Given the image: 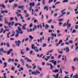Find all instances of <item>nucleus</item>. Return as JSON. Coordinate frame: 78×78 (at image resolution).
<instances>
[{"label":"nucleus","mask_w":78,"mask_h":78,"mask_svg":"<svg viewBox=\"0 0 78 78\" xmlns=\"http://www.w3.org/2000/svg\"><path fill=\"white\" fill-rule=\"evenodd\" d=\"M18 30H16V32L17 33L15 34L16 37H18L19 36V34H23V31L22 30V29L20 28V27H18Z\"/></svg>","instance_id":"nucleus-1"},{"label":"nucleus","mask_w":78,"mask_h":78,"mask_svg":"<svg viewBox=\"0 0 78 78\" xmlns=\"http://www.w3.org/2000/svg\"><path fill=\"white\" fill-rule=\"evenodd\" d=\"M7 20H8V18H5L4 23H6V24H7L9 25H11V22L8 23Z\"/></svg>","instance_id":"nucleus-2"},{"label":"nucleus","mask_w":78,"mask_h":78,"mask_svg":"<svg viewBox=\"0 0 78 78\" xmlns=\"http://www.w3.org/2000/svg\"><path fill=\"white\" fill-rule=\"evenodd\" d=\"M69 23V20H68L67 22V29H69L71 27V24Z\"/></svg>","instance_id":"nucleus-3"},{"label":"nucleus","mask_w":78,"mask_h":78,"mask_svg":"<svg viewBox=\"0 0 78 78\" xmlns=\"http://www.w3.org/2000/svg\"><path fill=\"white\" fill-rule=\"evenodd\" d=\"M40 73V72L37 71V70H36L35 71L32 72V75H37V74H39Z\"/></svg>","instance_id":"nucleus-4"},{"label":"nucleus","mask_w":78,"mask_h":78,"mask_svg":"<svg viewBox=\"0 0 78 78\" xmlns=\"http://www.w3.org/2000/svg\"><path fill=\"white\" fill-rule=\"evenodd\" d=\"M20 43H21V41L20 40L18 41H15V44L17 47H19L20 45L19 44H20Z\"/></svg>","instance_id":"nucleus-5"},{"label":"nucleus","mask_w":78,"mask_h":78,"mask_svg":"<svg viewBox=\"0 0 78 78\" xmlns=\"http://www.w3.org/2000/svg\"><path fill=\"white\" fill-rule=\"evenodd\" d=\"M9 31V30L6 29L5 30H4L3 29L1 28V31H0V33H2V32H3V33H5V32H6V31Z\"/></svg>","instance_id":"nucleus-6"},{"label":"nucleus","mask_w":78,"mask_h":78,"mask_svg":"<svg viewBox=\"0 0 78 78\" xmlns=\"http://www.w3.org/2000/svg\"><path fill=\"white\" fill-rule=\"evenodd\" d=\"M50 62H51L52 64H53L54 66L56 65V61H55V60H51L50 61Z\"/></svg>","instance_id":"nucleus-7"},{"label":"nucleus","mask_w":78,"mask_h":78,"mask_svg":"<svg viewBox=\"0 0 78 78\" xmlns=\"http://www.w3.org/2000/svg\"><path fill=\"white\" fill-rule=\"evenodd\" d=\"M65 51H66V53H69V51H70V49L68 47H67L66 48H64L63 49Z\"/></svg>","instance_id":"nucleus-8"},{"label":"nucleus","mask_w":78,"mask_h":78,"mask_svg":"<svg viewBox=\"0 0 78 78\" xmlns=\"http://www.w3.org/2000/svg\"><path fill=\"white\" fill-rule=\"evenodd\" d=\"M27 23H25L23 25V26L22 27V29H23V30H26V29H27V28H26V27H25L27 26Z\"/></svg>","instance_id":"nucleus-9"},{"label":"nucleus","mask_w":78,"mask_h":78,"mask_svg":"<svg viewBox=\"0 0 78 78\" xmlns=\"http://www.w3.org/2000/svg\"><path fill=\"white\" fill-rule=\"evenodd\" d=\"M34 51L36 52H37V53L39 52V49H37V47H34Z\"/></svg>","instance_id":"nucleus-10"},{"label":"nucleus","mask_w":78,"mask_h":78,"mask_svg":"<svg viewBox=\"0 0 78 78\" xmlns=\"http://www.w3.org/2000/svg\"><path fill=\"white\" fill-rule=\"evenodd\" d=\"M66 9H64L62 10L61 12L62 14H66V12H64V11H66Z\"/></svg>","instance_id":"nucleus-11"},{"label":"nucleus","mask_w":78,"mask_h":78,"mask_svg":"<svg viewBox=\"0 0 78 78\" xmlns=\"http://www.w3.org/2000/svg\"><path fill=\"white\" fill-rule=\"evenodd\" d=\"M20 51H21V54L22 55H24V50L23 49H22Z\"/></svg>","instance_id":"nucleus-12"},{"label":"nucleus","mask_w":78,"mask_h":78,"mask_svg":"<svg viewBox=\"0 0 78 78\" xmlns=\"http://www.w3.org/2000/svg\"><path fill=\"white\" fill-rule=\"evenodd\" d=\"M52 72H55V73H57V72H59V70L58 69H55L54 70H52Z\"/></svg>","instance_id":"nucleus-13"},{"label":"nucleus","mask_w":78,"mask_h":78,"mask_svg":"<svg viewBox=\"0 0 78 78\" xmlns=\"http://www.w3.org/2000/svg\"><path fill=\"white\" fill-rule=\"evenodd\" d=\"M73 78H78V74H76L75 75L73 76Z\"/></svg>","instance_id":"nucleus-14"},{"label":"nucleus","mask_w":78,"mask_h":78,"mask_svg":"<svg viewBox=\"0 0 78 78\" xmlns=\"http://www.w3.org/2000/svg\"><path fill=\"white\" fill-rule=\"evenodd\" d=\"M53 76H54V77H55V76H56V77H55V78H58V76H59V74L58 73L57 75L56 76L55 75H52Z\"/></svg>","instance_id":"nucleus-15"},{"label":"nucleus","mask_w":78,"mask_h":78,"mask_svg":"<svg viewBox=\"0 0 78 78\" xmlns=\"http://www.w3.org/2000/svg\"><path fill=\"white\" fill-rule=\"evenodd\" d=\"M32 66H33V69H35L36 68V64H32Z\"/></svg>","instance_id":"nucleus-16"},{"label":"nucleus","mask_w":78,"mask_h":78,"mask_svg":"<svg viewBox=\"0 0 78 78\" xmlns=\"http://www.w3.org/2000/svg\"><path fill=\"white\" fill-rule=\"evenodd\" d=\"M62 61H64V62H66L67 61V59H66V56H65V58H62Z\"/></svg>","instance_id":"nucleus-17"},{"label":"nucleus","mask_w":78,"mask_h":78,"mask_svg":"<svg viewBox=\"0 0 78 78\" xmlns=\"http://www.w3.org/2000/svg\"><path fill=\"white\" fill-rule=\"evenodd\" d=\"M30 6H34V2H30L29 4Z\"/></svg>","instance_id":"nucleus-18"},{"label":"nucleus","mask_w":78,"mask_h":78,"mask_svg":"<svg viewBox=\"0 0 78 78\" xmlns=\"http://www.w3.org/2000/svg\"><path fill=\"white\" fill-rule=\"evenodd\" d=\"M20 61L21 62V63H22V64H23V65H24V60H23V59H21L20 60Z\"/></svg>","instance_id":"nucleus-19"},{"label":"nucleus","mask_w":78,"mask_h":78,"mask_svg":"<svg viewBox=\"0 0 78 78\" xmlns=\"http://www.w3.org/2000/svg\"><path fill=\"white\" fill-rule=\"evenodd\" d=\"M4 66H3L4 68H5V67H7V63L6 62H4Z\"/></svg>","instance_id":"nucleus-20"},{"label":"nucleus","mask_w":78,"mask_h":78,"mask_svg":"<svg viewBox=\"0 0 78 78\" xmlns=\"http://www.w3.org/2000/svg\"><path fill=\"white\" fill-rule=\"evenodd\" d=\"M23 7H24V6H23V5H22L21 6V5H20L18 6V8H19V9H20V8H21V9H22V8H23Z\"/></svg>","instance_id":"nucleus-21"},{"label":"nucleus","mask_w":78,"mask_h":78,"mask_svg":"<svg viewBox=\"0 0 78 78\" xmlns=\"http://www.w3.org/2000/svg\"><path fill=\"white\" fill-rule=\"evenodd\" d=\"M11 34V32H9V33H8L7 34V38H9V34Z\"/></svg>","instance_id":"nucleus-22"},{"label":"nucleus","mask_w":78,"mask_h":78,"mask_svg":"<svg viewBox=\"0 0 78 78\" xmlns=\"http://www.w3.org/2000/svg\"><path fill=\"white\" fill-rule=\"evenodd\" d=\"M23 68L22 67H20V69H19V72H20V71H23Z\"/></svg>","instance_id":"nucleus-23"},{"label":"nucleus","mask_w":78,"mask_h":78,"mask_svg":"<svg viewBox=\"0 0 78 78\" xmlns=\"http://www.w3.org/2000/svg\"><path fill=\"white\" fill-rule=\"evenodd\" d=\"M49 64L50 65V69H52L53 68V66H52V65L51 63Z\"/></svg>","instance_id":"nucleus-24"},{"label":"nucleus","mask_w":78,"mask_h":78,"mask_svg":"<svg viewBox=\"0 0 78 78\" xmlns=\"http://www.w3.org/2000/svg\"><path fill=\"white\" fill-rule=\"evenodd\" d=\"M59 73H60L61 74L62 73V69H60V72H59Z\"/></svg>","instance_id":"nucleus-25"},{"label":"nucleus","mask_w":78,"mask_h":78,"mask_svg":"<svg viewBox=\"0 0 78 78\" xmlns=\"http://www.w3.org/2000/svg\"><path fill=\"white\" fill-rule=\"evenodd\" d=\"M69 4L70 5H75V4L76 3L75 2H70L69 3Z\"/></svg>","instance_id":"nucleus-26"},{"label":"nucleus","mask_w":78,"mask_h":78,"mask_svg":"<svg viewBox=\"0 0 78 78\" xmlns=\"http://www.w3.org/2000/svg\"><path fill=\"white\" fill-rule=\"evenodd\" d=\"M9 2L10 3H12V2H14V0H9Z\"/></svg>","instance_id":"nucleus-27"},{"label":"nucleus","mask_w":78,"mask_h":78,"mask_svg":"<svg viewBox=\"0 0 78 78\" xmlns=\"http://www.w3.org/2000/svg\"><path fill=\"white\" fill-rule=\"evenodd\" d=\"M68 2H69L68 0H64L62 1V2H63V3H66Z\"/></svg>","instance_id":"nucleus-28"},{"label":"nucleus","mask_w":78,"mask_h":78,"mask_svg":"<svg viewBox=\"0 0 78 78\" xmlns=\"http://www.w3.org/2000/svg\"><path fill=\"white\" fill-rule=\"evenodd\" d=\"M68 9L69 10H71L72 11V7H69L68 8Z\"/></svg>","instance_id":"nucleus-29"},{"label":"nucleus","mask_w":78,"mask_h":78,"mask_svg":"<svg viewBox=\"0 0 78 78\" xmlns=\"http://www.w3.org/2000/svg\"><path fill=\"white\" fill-rule=\"evenodd\" d=\"M46 45H47V44H46L45 43H43V44L42 47H46Z\"/></svg>","instance_id":"nucleus-30"},{"label":"nucleus","mask_w":78,"mask_h":78,"mask_svg":"<svg viewBox=\"0 0 78 78\" xmlns=\"http://www.w3.org/2000/svg\"><path fill=\"white\" fill-rule=\"evenodd\" d=\"M3 48H2L1 49H0V53H1L2 51L3 52Z\"/></svg>","instance_id":"nucleus-31"},{"label":"nucleus","mask_w":78,"mask_h":78,"mask_svg":"<svg viewBox=\"0 0 78 78\" xmlns=\"http://www.w3.org/2000/svg\"><path fill=\"white\" fill-rule=\"evenodd\" d=\"M62 40H60L58 42L59 44H61V43H62Z\"/></svg>","instance_id":"nucleus-32"},{"label":"nucleus","mask_w":78,"mask_h":78,"mask_svg":"<svg viewBox=\"0 0 78 78\" xmlns=\"http://www.w3.org/2000/svg\"><path fill=\"white\" fill-rule=\"evenodd\" d=\"M34 45L33 44H32L31 45L32 49H33V48H34Z\"/></svg>","instance_id":"nucleus-33"},{"label":"nucleus","mask_w":78,"mask_h":78,"mask_svg":"<svg viewBox=\"0 0 78 78\" xmlns=\"http://www.w3.org/2000/svg\"><path fill=\"white\" fill-rule=\"evenodd\" d=\"M6 73H4L3 74V76H4V78H6Z\"/></svg>","instance_id":"nucleus-34"},{"label":"nucleus","mask_w":78,"mask_h":78,"mask_svg":"<svg viewBox=\"0 0 78 78\" xmlns=\"http://www.w3.org/2000/svg\"><path fill=\"white\" fill-rule=\"evenodd\" d=\"M0 7H2L3 8H5V6L4 5H0Z\"/></svg>","instance_id":"nucleus-35"},{"label":"nucleus","mask_w":78,"mask_h":78,"mask_svg":"<svg viewBox=\"0 0 78 78\" xmlns=\"http://www.w3.org/2000/svg\"><path fill=\"white\" fill-rule=\"evenodd\" d=\"M60 3H61V2H59V1L55 3V5H58V4H60Z\"/></svg>","instance_id":"nucleus-36"},{"label":"nucleus","mask_w":78,"mask_h":78,"mask_svg":"<svg viewBox=\"0 0 78 78\" xmlns=\"http://www.w3.org/2000/svg\"><path fill=\"white\" fill-rule=\"evenodd\" d=\"M62 56V55L60 54L58 56V59H59L60 58H61V57Z\"/></svg>","instance_id":"nucleus-37"},{"label":"nucleus","mask_w":78,"mask_h":78,"mask_svg":"<svg viewBox=\"0 0 78 78\" xmlns=\"http://www.w3.org/2000/svg\"><path fill=\"white\" fill-rule=\"evenodd\" d=\"M45 29H47L48 28V24H46V27H45Z\"/></svg>","instance_id":"nucleus-38"},{"label":"nucleus","mask_w":78,"mask_h":78,"mask_svg":"<svg viewBox=\"0 0 78 78\" xmlns=\"http://www.w3.org/2000/svg\"><path fill=\"white\" fill-rule=\"evenodd\" d=\"M69 44H72V43H73V41L72 40H70L69 41Z\"/></svg>","instance_id":"nucleus-39"},{"label":"nucleus","mask_w":78,"mask_h":78,"mask_svg":"<svg viewBox=\"0 0 78 78\" xmlns=\"http://www.w3.org/2000/svg\"><path fill=\"white\" fill-rule=\"evenodd\" d=\"M29 38L30 39H33V37L31 35H30Z\"/></svg>","instance_id":"nucleus-40"},{"label":"nucleus","mask_w":78,"mask_h":78,"mask_svg":"<svg viewBox=\"0 0 78 78\" xmlns=\"http://www.w3.org/2000/svg\"><path fill=\"white\" fill-rule=\"evenodd\" d=\"M1 14H4L5 13V10H1Z\"/></svg>","instance_id":"nucleus-41"},{"label":"nucleus","mask_w":78,"mask_h":78,"mask_svg":"<svg viewBox=\"0 0 78 78\" xmlns=\"http://www.w3.org/2000/svg\"><path fill=\"white\" fill-rule=\"evenodd\" d=\"M69 40V38L67 37L66 38V40H64V42H67V41Z\"/></svg>","instance_id":"nucleus-42"},{"label":"nucleus","mask_w":78,"mask_h":78,"mask_svg":"<svg viewBox=\"0 0 78 78\" xmlns=\"http://www.w3.org/2000/svg\"><path fill=\"white\" fill-rule=\"evenodd\" d=\"M72 68L73 69V70L74 71V70H75V69H76V68H75V67L73 66H72Z\"/></svg>","instance_id":"nucleus-43"},{"label":"nucleus","mask_w":78,"mask_h":78,"mask_svg":"<svg viewBox=\"0 0 78 78\" xmlns=\"http://www.w3.org/2000/svg\"><path fill=\"white\" fill-rule=\"evenodd\" d=\"M53 0H49L48 3H50L51 2H53Z\"/></svg>","instance_id":"nucleus-44"},{"label":"nucleus","mask_w":78,"mask_h":78,"mask_svg":"<svg viewBox=\"0 0 78 78\" xmlns=\"http://www.w3.org/2000/svg\"><path fill=\"white\" fill-rule=\"evenodd\" d=\"M18 6V5L16 4H14V8H16V7H17Z\"/></svg>","instance_id":"nucleus-45"},{"label":"nucleus","mask_w":78,"mask_h":78,"mask_svg":"<svg viewBox=\"0 0 78 78\" xmlns=\"http://www.w3.org/2000/svg\"><path fill=\"white\" fill-rule=\"evenodd\" d=\"M51 21H52V20L51 19L49 20L48 21V22L49 23H51Z\"/></svg>","instance_id":"nucleus-46"},{"label":"nucleus","mask_w":78,"mask_h":78,"mask_svg":"<svg viewBox=\"0 0 78 78\" xmlns=\"http://www.w3.org/2000/svg\"><path fill=\"white\" fill-rule=\"evenodd\" d=\"M11 69L12 70H15V68L14 67H12L11 68Z\"/></svg>","instance_id":"nucleus-47"},{"label":"nucleus","mask_w":78,"mask_h":78,"mask_svg":"<svg viewBox=\"0 0 78 78\" xmlns=\"http://www.w3.org/2000/svg\"><path fill=\"white\" fill-rule=\"evenodd\" d=\"M27 62H32V60L28 59V60Z\"/></svg>","instance_id":"nucleus-48"},{"label":"nucleus","mask_w":78,"mask_h":78,"mask_svg":"<svg viewBox=\"0 0 78 78\" xmlns=\"http://www.w3.org/2000/svg\"><path fill=\"white\" fill-rule=\"evenodd\" d=\"M42 3H43V5H44L45 3V0H42Z\"/></svg>","instance_id":"nucleus-49"},{"label":"nucleus","mask_w":78,"mask_h":78,"mask_svg":"<svg viewBox=\"0 0 78 78\" xmlns=\"http://www.w3.org/2000/svg\"><path fill=\"white\" fill-rule=\"evenodd\" d=\"M22 16V14H18L17 15V17H19V16H20V17Z\"/></svg>","instance_id":"nucleus-50"},{"label":"nucleus","mask_w":78,"mask_h":78,"mask_svg":"<svg viewBox=\"0 0 78 78\" xmlns=\"http://www.w3.org/2000/svg\"><path fill=\"white\" fill-rule=\"evenodd\" d=\"M14 18H13V17H11L10 18V20H11V21H12V20Z\"/></svg>","instance_id":"nucleus-51"},{"label":"nucleus","mask_w":78,"mask_h":78,"mask_svg":"<svg viewBox=\"0 0 78 78\" xmlns=\"http://www.w3.org/2000/svg\"><path fill=\"white\" fill-rule=\"evenodd\" d=\"M43 55H44L43 54H42L40 55L39 58H41L42 57V56H43Z\"/></svg>","instance_id":"nucleus-52"},{"label":"nucleus","mask_w":78,"mask_h":78,"mask_svg":"<svg viewBox=\"0 0 78 78\" xmlns=\"http://www.w3.org/2000/svg\"><path fill=\"white\" fill-rule=\"evenodd\" d=\"M65 73L66 75L68 74L69 73V72H67L66 71H65L64 72Z\"/></svg>","instance_id":"nucleus-53"},{"label":"nucleus","mask_w":78,"mask_h":78,"mask_svg":"<svg viewBox=\"0 0 78 78\" xmlns=\"http://www.w3.org/2000/svg\"><path fill=\"white\" fill-rule=\"evenodd\" d=\"M5 13H8V11L6 10H4Z\"/></svg>","instance_id":"nucleus-54"},{"label":"nucleus","mask_w":78,"mask_h":78,"mask_svg":"<svg viewBox=\"0 0 78 78\" xmlns=\"http://www.w3.org/2000/svg\"><path fill=\"white\" fill-rule=\"evenodd\" d=\"M58 16V13H57L55 14L54 15V17H56V16Z\"/></svg>","instance_id":"nucleus-55"},{"label":"nucleus","mask_w":78,"mask_h":78,"mask_svg":"<svg viewBox=\"0 0 78 78\" xmlns=\"http://www.w3.org/2000/svg\"><path fill=\"white\" fill-rule=\"evenodd\" d=\"M66 25H67V23L66 24L65 23H64L63 26L64 27H65L66 26Z\"/></svg>","instance_id":"nucleus-56"},{"label":"nucleus","mask_w":78,"mask_h":78,"mask_svg":"<svg viewBox=\"0 0 78 78\" xmlns=\"http://www.w3.org/2000/svg\"><path fill=\"white\" fill-rule=\"evenodd\" d=\"M77 59H78V58H74L73 59L74 62H75V61H76V60H77Z\"/></svg>","instance_id":"nucleus-57"},{"label":"nucleus","mask_w":78,"mask_h":78,"mask_svg":"<svg viewBox=\"0 0 78 78\" xmlns=\"http://www.w3.org/2000/svg\"><path fill=\"white\" fill-rule=\"evenodd\" d=\"M28 59H29L27 57H26L24 58V60H26L27 62V61L28 60Z\"/></svg>","instance_id":"nucleus-58"},{"label":"nucleus","mask_w":78,"mask_h":78,"mask_svg":"<svg viewBox=\"0 0 78 78\" xmlns=\"http://www.w3.org/2000/svg\"><path fill=\"white\" fill-rule=\"evenodd\" d=\"M24 13H25V14H26L27 13V10H24Z\"/></svg>","instance_id":"nucleus-59"},{"label":"nucleus","mask_w":78,"mask_h":78,"mask_svg":"<svg viewBox=\"0 0 78 78\" xmlns=\"http://www.w3.org/2000/svg\"><path fill=\"white\" fill-rule=\"evenodd\" d=\"M62 23H59L58 25H59V26H61V25H62Z\"/></svg>","instance_id":"nucleus-60"},{"label":"nucleus","mask_w":78,"mask_h":78,"mask_svg":"<svg viewBox=\"0 0 78 78\" xmlns=\"http://www.w3.org/2000/svg\"><path fill=\"white\" fill-rule=\"evenodd\" d=\"M2 52H3L4 53H7V51L3 50V51H2Z\"/></svg>","instance_id":"nucleus-61"},{"label":"nucleus","mask_w":78,"mask_h":78,"mask_svg":"<svg viewBox=\"0 0 78 78\" xmlns=\"http://www.w3.org/2000/svg\"><path fill=\"white\" fill-rule=\"evenodd\" d=\"M48 8V7H47V6H44V10H45V9H46Z\"/></svg>","instance_id":"nucleus-62"},{"label":"nucleus","mask_w":78,"mask_h":78,"mask_svg":"<svg viewBox=\"0 0 78 78\" xmlns=\"http://www.w3.org/2000/svg\"><path fill=\"white\" fill-rule=\"evenodd\" d=\"M37 20H34V23H37V22H38Z\"/></svg>","instance_id":"nucleus-63"},{"label":"nucleus","mask_w":78,"mask_h":78,"mask_svg":"<svg viewBox=\"0 0 78 78\" xmlns=\"http://www.w3.org/2000/svg\"><path fill=\"white\" fill-rule=\"evenodd\" d=\"M75 28H76V29H78V25H76V26Z\"/></svg>","instance_id":"nucleus-64"}]
</instances>
